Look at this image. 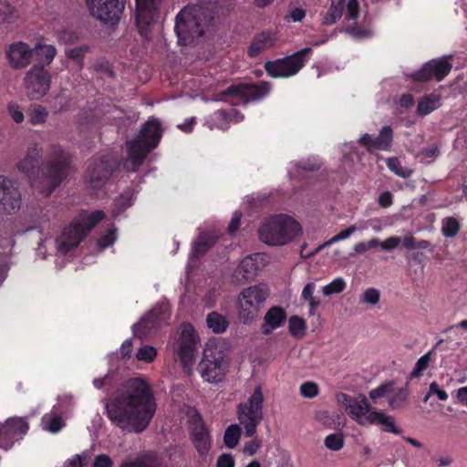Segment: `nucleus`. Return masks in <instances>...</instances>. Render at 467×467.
<instances>
[{
	"label": "nucleus",
	"instance_id": "1",
	"mask_svg": "<svg viewBox=\"0 0 467 467\" xmlns=\"http://www.w3.org/2000/svg\"><path fill=\"white\" fill-rule=\"evenodd\" d=\"M119 395V426L130 432L141 433L153 419L157 403L150 385L141 377L125 382Z\"/></svg>",
	"mask_w": 467,
	"mask_h": 467
},
{
	"label": "nucleus",
	"instance_id": "2",
	"mask_svg": "<svg viewBox=\"0 0 467 467\" xmlns=\"http://www.w3.org/2000/svg\"><path fill=\"white\" fill-rule=\"evenodd\" d=\"M234 0H199L183 7L176 16L174 30L178 43L188 46L198 41L206 29L233 10Z\"/></svg>",
	"mask_w": 467,
	"mask_h": 467
},
{
	"label": "nucleus",
	"instance_id": "3",
	"mask_svg": "<svg viewBox=\"0 0 467 467\" xmlns=\"http://www.w3.org/2000/svg\"><path fill=\"white\" fill-rule=\"evenodd\" d=\"M74 171L71 155L60 146L53 145L42 163L32 186L49 196Z\"/></svg>",
	"mask_w": 467,
	"mask_h": 467
},
{
	"label": "nucleus",
	"instance_id": "4",
	"mask_svg": "<svg viewBox=\"0 0 467 467\" xmlns=\"http://www.w3.org/2000/svg\"><path fill=\"white\" fill-rule=\"evenodd\" d=\"M162 137L161 122L154 118L149 119L137 136L127 141V158L123 167L127 171L137 172L144 163L148 154L156 149Z\"/></svg>",
	"mask_w": 467,
	"mask_h": 467
},
{
	"label": "nucleus",
	"instance_id": "5",
	"mask_svg": "<svg viewBox=\"0 0 467 467\" xmlns=\"http://www.w3.org/2000/svg\"><path fill=\"white\" fill-rule=\"evenodd\" d=\"M102 211L88 213L83 211L72 223L62 231L56 239L57 250L61 254H67L77 248L88 234L103 220Z\"/></svg>",
	"mask_w": 467,
	"mask_h": 467
},
{
	"label": "nucleus",
	"instance_id": "6",
	"mask_svg": "<svg viewBox=\"0 0 467 467\" xmlns=\"http://www.w3.org/2000/svg\"><path fill=\"white\" fill-rule=\"evenodd\" d=\"M302 233L298 222L286 214H275L266 220L259 229V237L268 245H284Z\"/></svg>",
	"mask_w": 467,
	"mask_h": 467
},
{
	"label": "nucleus",
	"instance_id": "7",
	"mask_svg": "<svg viewBox=\"0 0 467 467\" xmlns=\"http://www.w3.org/2000/svg\"><path fill=\"white\" fill-rule=\"evenodd\" d=\"M264 393L261 385H257L252 395L236 407L237 419L244 429L246 437H254L256 429L264 418Z\"/></svg>",
	"mask_w": 467,
	"mask_h": 467
},
{
	"label": "nucleus",
	"instance_id": "8",
	"mask_svg": "<svg viewBox=\"0 0 467 467\" xmlns=\"http://www.w3.org/2000/svg\"><path fill=\"white\" fill-rule=\"evenodd\" d=\"M268 295V289L264 285H251L240 293L238 315L244 324H249L257 317Z\"/></svg>",
	"mask_w": 467,
	"mask_h": 467
},
{
	"label": "nucleus",
	"instance_id": "9",
	"mask_svg": "<svg viewBox=\"0 0 467 467\" xmlns=\"http://www.w3.org/2000/svg\"><path fill=\"white\" fill-rule=\"evenodd\" d=\"M199 337L190 323L181 327L179 337L173 346L176 358L181 362L184 370H190L194 363Z\"/></svg>",
	"mask_w": 467,
	"mask_h": 467
},
{
	"label": "nucleus",
	"instance_id": "10",
	"mask_svg": "<svg viewBox=\"0 0 467 467\" xmlns=\"http://www.w3.org/2000/svg\"><path fill=\"white\" fill-rule=\"evenodd\" d=\"M204 381L216 384L222 382L227 371L223 353L217 348H206L197 368Z\"/></svg>",
	"mask_w": 467,
	"mask_h": 467
},
{
	"label": "nucleus",
	"instance_id": "11",
	"mask_svg": "<svg viewBox=\"0 0 467 467\" xmlns=\"http://www.w3.org/2000/svg\"><path fill=\"white\" fill-rule=\"evenodd\" d=\"M312 54L310 47H305L290 56L275 61H267L265 69L274 78L290 77L296 74L306 64L307 57Z\"/></svg>",
	"mask_w": 467,
	"mask_h": 467
},
{
	"label": "nucleus",
	"instance_id": "12",
	"mask_svg": "<svg viewBox=\"0 0 467 467\" xmlns=\"http://www.w3.org/2000/svg\"><path fill=\"white\" fill-rule=\"evenodd\" d=\"M170 309L166 304H157L133 326L134 335L140 339L156 333L161 325L170 318Z\"/></svg>",
	"mask_w": 467,
	"mask_h": 467
},
{
	"label": "nucleus",
	"instance_id": "13",
	"mask_svg": "<svg viewBox=\"0 0 467 467\" xmlns=\"http://www.w3.org/2000/svg\"><path fill=\"white\" fill-rule=\"evenodd\" d=\"M114 162V159L109 157L91 162L84 175L87 188L93 192L103 189L112 175Z\"/></svg>",
	"mask_w": 467,
	"mask_h": 467
},
{
	"label": "nucleus",
	"instance_id": "14",
	"mask_svg": "<svg viewBox=\"0 0 467 467\" xmlns=\"http://www.w3.org/2000/svg\"><path fill=\"white\" fill-rule=\"evenodd\" d=\"M25 90L31 100L43 98L50 88L51 78L42 66L34 65L25 75Z\"/></svg>",
	"mask_w": 467,
	"mask_h": 467
},
{
	"label": "nucleus",
	"instance_id": "15",
	"mask_svg": "<svg viewBox=\"0 0 467 467\" xmlns=\"http://www.w3.org/2000/svg\"><path fill=\"white\" fill-rule=\"evenodd\" d=\"M451 68L452 65L448 57L431 59L424 63L420 69L412 72L410 78L414 82H428L431 79L440 82L450 74Z\"/></svg>",
	"mask_w": 467,
	"mask_h": 467
},
{
	"label": "nucleus",
	"instance_id": "16",
	"mask_svg": "<svg viewBox=\"0 0 467 467\" xmlns=\"http://www.w3.org/2000/svg\"><path fill=\"white\" fill-rule=\"evenodd\" d=\"M161 2V0H135L136 25L142 37L149 36L150 26L159 17Z\"/></svg>",
	"mask_w": 467,
	"mask_h": 467
},
{
	"label": "nucleus",
	"instance_id": "17",
	"mask_svg": "<svg viewBox=\"0 0 467 467\" xmlns=\"http://www.w3.org/2000/svg\"><path fill=\"white\" fill-rule=\"evenodd\" d=\"M269 90L270 85L265 81L253 84L239 83L228 87L223 95L238 98L247 103L262 99L269 93Z\"/></svg>",
	"mask_w": 467,
	"mask_h": 467
},
{
	"label": "nucleus",
	"instance_id": "18",
	"mask_svg": "<svg viewBox=\"0 0 467 467\" xmlns=\"http://www.w3.org/2000/svg\"><path fill=\"white\" fill-rule=\"evenodd\" d=\"M345 11L346 19L356 21L359 16V3L358 0H330V5L323 16L322 24L328 26L335 24L341 18Z\"/></svg>",
	"mask_w": 467,
	"mask_h": 467
},
{
	"label": "nucleus",
	"instance_id": "19",
	"mask_svg": "<svg viewBox=\"0 0 467 467\" xmlns=\"http://www.w3.org/2000/svg\"><path fill=\"white\" fill-rule=\"evenodd\" d=\"M189 428L192 443L200 455H206L211 449L210 432L202 415L195 411L189 419Z\"/></svg>",
	"mask_w": 467,
	"mask_h": 467
},
{
	"label": "nucleus",
	"instance_id": "20",
	"mask_svg": "<svg viewBox=\"0 0 467 467\" xmlns=\"http://www.w3.org/2000/svg\"><path fill=\"white\" fill-rule=\"evenodd\" d=\"M20 202V193L15 183L0 176V214L15 213L19 209Z\"/></svg>",
	"mask_w": 467,
	"mask_h": 467
},
{
	"label": "nucleus",
	"instance_id": "21",
	"mask_svg": "<svg viewBox=\"0 0 467 467\" xmlns=\"http://www.w3.org/2000/svg\"><path fill=\"white\" fill-rule=\"evenodd\" d=\"M393 136V129L386 125L381 128L376 138L368 133L363 134L358 140V144L366 148L368 152L375 150L389 151L392 147Z\"/></svg>",
	"mask_w": 467,
	"mask_h": 467
},
{
	"label": "nucleus",
	"instance_id": "22",
	"mask_svg": "<svg viewBox=\"0 0 467 467\" xmlns=\"http://www.w3.org/2000/svg\"><path fill=\"white\" fill-rule=\"evenodd\" d=\"M92 16L105 25L117 23V0H86Z\"/></svg>",
	"mask_w": 467,
	"mask_h": 467
},
{
	"label": "nucleus",
	"instance_id": "23",
	"mask_svg": "<svg viewBox=\"0 0 467 467\" xmlns=\"http://www.w3.org/2000/svg\"><path fill=\"white\" fill-rule=\"evenodd\" d=\"M344 400L347 402L346 410L349 417L359 425H367L369 421L370 404L364 395L358 397H349L343 394Z\"/></svg>",
	"mask_w": 467,
	"mask_h": 467
},
{
	"label": "nucleus",
	"instance_id": "24",
	"mask_svg": "<svg viewBox=\"0 0 467 467\" xmlns=\"http://www.w3.org/2000/svg\"><path fill=\"white\" fill-rule=\"evenodd\" d=\"M6 55L10 67L13 69H21L32 62L34 50L28 44L19 41L8 47Z\"/></svg>",
	"mask_w": 467,
	"mask_h": 467
},
{
	"label": "nucleus",
	"instance_id": "25",
	"mask_svg": "<svg viewBox=\"0 0 467 467\" xmlns=\"http://www.w3.org/2000/svg\"><path fill=\"white\" fill-rule=\"evenodd\" d=\"M263 259V254H254L244 257L234 272V277L239 282L253 280L258 271L263 266L259 260Z\"/></svg>",
	"mask_w": 467,
	"mask_h": 467
},
{
	"label": "nucleus",
	"instance_id": "26",
	"mask_svg": "<svg viewBox=\"0 0 467 467\" xmlns=\"http://www.w3.org/2000/svg\"><path fill=\"white\" fill-rule=\"evenodd\" d=\"M286 317V312L283 307L279 306L270 307L264 317L261 327L262 333L266 336L272 334L275 329L284 325Z\"/></svg>",
	"mask_w": 467,
	"mask_h": 467
},
{
	"label": "nucleus",
	"instance_id": "27",
	"mask_svg": "<svg viewBox=\"0 0 467 467\" xmlns=\"http://www.w3.org/2000/svg\"><path fill=\"white\" fill-rule=\"evenodd\" d=\"M41 157V150L36 144H32L27 148L25 157L16 164L18 171L25 173L32 183L35 175V169Z\"/></svg>",
	"mask_w": 467,
	"mask_h": 467
},
{
	"label": "nucleus",
	"instance_id": "28",
	"mask_svg": "<svg viewBox=\"0 0 467 467\" xmlns=\"http://www.w3.org/2000/svg\"><path fill=\"white\" fill-rule=\"evenodd\" d=\"M275 41V33L264 30L254 36L248 47L247 54L250 57H256L261 52L273 47Z\"/></svg>",
	"mask_w": 467,
	"mask_h": 467
},
{
	"label": "nucleus",
	"instance_id": "29",
	"mask_svg": "<svg viewBox=\"0 0 467 467\" xmlns=\"http://www.w3.org/2000/svg\"><path fill=\"white\" fill-rule=\"evenodd\" d=\"M368 424L380 425L382 431L400 434L401 431L395 425V420L392 416L385 415L381 411L373 410L369 413V421Z\"/></svg>",
	"mask_w": 467,
	"mask_h": 467
},
{
	"label": "nucleus",
	"instance_id": "30",
	"mask_svg": "<svg viewBox=\"0 0 467 467\" xmlns=\"http://www.w3.org/2000/svg\"><path fill=\"white\" fill-rule=\"evenodd\" d=\"M33 50L34 56H36L37 60L36 65L43 67L51 64L57 55V49L53 45L37 43L33 47Z\"/></svg>",
	"mask_w": 467,
	"mask_h": 467
},
{
	"label": "nucleus",
	"instance_id": "31",
	"mask_svg": "<svg viewBox=\"0 0 467 467\" xmlns=\"http://www.w3.org/2000/svg\"><path fill=\"white\" fill-rule=\"evenodd\" d=\"M441 94L431 93L423 97L418 103L417 112L426 116L441 107Z\"/></svg>",
	"mask_w": 467,
	"mask_h": 467
},
{
	"label": "nucleus",
	"instance_id": "32",
	"mask_svg": "<svg viewBox=\"0 0 467 467\" xmlns=\"http://www.w3.org/2000/svg\"><path fill=\"white\" fill-rule=\"evenodd\" d=\"M216 238L207 234L199 235L192 245V258L199 259L203 256L215 244Z\"/></svg>",
	"mask_w": 467,
	"mask_h": 467
},
{
	"label": "nucleus",
	"instance_id": "33",
	"mask_svg": "<svg viewBox=\"0 0 467 467\" xmlns=\"http://www.w3.org/2000/svg\"><path fill=\"white\" fill-rule=\"evenodd\" d=\"M206 323L208 327L216 334L223 333L229 325L226 318L217 312H212L208 314L206 317Z\"/></svg>",
	"mask_w": 467,
	"mask_h": 467
},
{
	"label": "nucleus",
	"instance_id": "34",
	"mask_svg": "<svg viewBox=\"0 0 467 467\" xmlns=\"http://www.w3.org/2000/svg\"><path fill=\"white\" fill-rule=\"evenodd\" d=\"M157 354L158 351L154 347L150 345H141L137 349L135 358L132 359V362L137 360L145 364H150L156 359Z\"/></svg>",
	"mask_w": 467,
	"mask_h": 467
},
{
	"label": "nucleus",
	"instance_id": "35",
	"mask_svg": "<svg viewBox=\"0 0 467 467\" xmlns=\"http://www.w3.org/2000/svg\"><path fill=\"white\" fill-rule=\"evenodd\" d=\"M393 395L389 399V404L391 409H399L403 406L409 397V382L399 389H394L391 392Z\"/></svg>",
	"mask_w": 467,
	"mask_h": 467
},
{
	"label": "nucleus",
	"instance_id": "36",
	"mask_svg": "<svg viewBox=\"0 0 467 467\" xmlns=\"http://www.w3.org/2000/svg\"><path fill=\"white\" fill-rule=\"evenodd\" d=\"M5 424L7 434H12L14 439L25 434L28 430L27 423L21 418L9 419Z\"/></svg>",
	"mask_w": 467,
	"mask_h": 467
},
{
	"label": "nucleus",
	"instance_id": "37",
	"mask_svg": "<svg viewBox=\"0 0 467 467\" xmlns=\"http://www.w3.org/2000/svg\"><path fill=\"white\" fill-rule=\"evenodd\" d=\"M242 429L238 424H231L226 428L223 435V442L229 449H234L239 442Z\"/></svg>",
	"mask_w": 467,
	"mask_h": 467
},
{
	"label": "nucleus",
	"instance_id": "38",
	"mask_svg": "<svg viewBox=\"0 0 467 467\" xmlns=\"http://www.w3.org/2000/svg\"><path fill=\"white\" fill-rule=\"evenodd\" d=\"M18 18L17 11L6 2H0V24H13Z\"/></svg>",
	"mask_w": 467,
	"mask_h": 467
},
{
	"label": "nucleus",
	"instance_id": "39",
	"mask_svg": "<svg viewBox=\"0 0 467 467\" xmlns=\"http://www.w3.org/2000/svg\"><path fill=\"white\" fill-rule=\"evenodd\" d=\"M306 329V321L298 316H292L288 320L289 333L296 337H301L305 335Z\"/></svg>",
	"mask_w": 467,
	"mask_h": 467
},
{
	"label": "nucleus",
	"instance_id": "40",
	"mask_svg": "<svg viewBox=\"0 0 467 467\" xmlns=\"http://www.w3.org/2000/svg\"><path fill=\"white\" fill-rule=\"evenodd\" d=\"M45 429L50 432H57L64 426L63 419L56 413L46 415L43 419Z\"/></svg>",
	"mask_w": 467,
	"mask_h": 467
},
{
	"label": "nucleus",
	"instance_id": "41",
	"mask_svg": "<svg viewBox=\"0 0 467 467\" xmlns=\"http://www.w3.org/2000/svg\"><path fill=\"white\" fill-rule=\"evenodd\" d=\"M460 231V223L454 217H447L442 221V234L447 238H452Z\"/></svg>",
	"mask_w": 467,
	"mask_h": 467
},
{
	"label": "nucleus",
	"instance_id": "42",
	"mask_svg": "<svg viewBox=\"0 0 467 467\" xmlns=\"http://www.w3.org/2000/svg\"><path fill=\"white\" fill-rule=\"evenodd\" d=\"M135 200V191L132 187H128L120 195H119V214L133 204Z\"/></svg>",
	"mask_w": 467,
	"mask_h": 467
},
{
	"label": "nucleus",
	"instance_id": "43",
	"mask_svg": "<svg viewBox=\"0 0 467 467\" xmlns=\"http://www.w3.org/2000/svg\"><path fill=\"white\" fill-rule=\"evenodd\" d=\"M47 116V110L40 105L34 106L32 109H30L28 113L29 121L33 125L42 124L46 122Z\"/></svg>",
	"mask_w": 467,
	"mask_h": 467
},
{
	"label": "nucleus",
	"instance_id": "44",
	"mask_svg": "<svg viewBox=\"0 0 467 467\" xmlns=\"http://www.w3.org/2000/svg\"><path fill=\"white\" fill-rule=\"evenodd\" d=\"M344 437L341 432L328 434L324 441L325 446L334 451L341 450L344 446Z\"/></svg>",
	"mask_w": 467,
	"mask_h": 467
},
{
	"label": "nucleus",
	"instance_id": "45",
	"mask_svg": "<svg viewBox=\"0 0 467 467\" xmlns=\"http://www.w3.org/2000/svg\"><path fill=\"white\" fill-rule=\"evenodd\" d=\"M139 119L138 113L133 109L123 110L119 108V128L120 126L129 127L135 123Z\"/></svg>",
	"mask_w": 467,
	"mask_h": 467
},
{
	"label": "nucleus",
	"instance_id": "46",
	"mask_svg": "<svg viewBox=\"0 0 467 467\" xmlns=\"http://www.w3.org/2000/svg\"><path fill=\"white\" fill-rule=\"evenodd\" d=\"M432 354V351H429L423 356H421L416 362L415 367L413 370L410 373V378H418L420 377L423 373V371L428 368L431 356Z\"/></svg>",
	"mask_w": 467,
	"mask_h": 467
},
{
	"label": "nucleus",
	"instance_id": "47",
	"mask_svg": "<svg viewBox=\"0 0 467 467\" xmlns=\"http://www.w3.org/2000/svg\"><path fill=\"white\" fill-rule=\"evenodd\" d=\"M346 288V282L342 277H337L323 287V294L325 296H331L344 291Z\"/></svg>",
	"mask_w": 467,
	"mask_h": 467
},
{
	"label": "nucleus",
	"instance_id": "48",
	"mask_svg": "<svg viewBox=\"0 0 467 467\" xmlns=\"http://www.w3.org/2000/svg\"><path fill=\"white\" fill-rule=\"evenodd\" d=\"M357 231V227L356 225H351L349 226L348 228L339 232L337 234L334 235L332 238H330L329 240L326 241L322 245L321 247H319V249L321 248H325V247H329L330 245H332L333 244L337 243V242H339L341 240H345L347 238H348L352 234H354L355 232Z\"/></svg>",
	"mask_w": 467,
	"mask_h": 467
},
{
	"label": "nucleus",
	"instance_id": "49",
	"mask_svg": "<svg viewBox=\"0 0 467 467\" xmlns=\"http://www.w3.org/2000/svg\"><path fill=\"white\" fill-rule=\"evenodd\" d=\"M394 382L389 381L384 384L379 385L376 389H373L369 392V398L373 400H376L379 398L385 397L387 394H389L393 391Z\"/></svg>",
	"mask_w": 467,
	"mask_h": 467
},
{
	"label": "nucleus",
	"instance_id": "50",
	"mask_svg": "<svg viewBox=\"0 0 467 467\" xmlns=\"http://www.w3.org/2000/svg\"><path fill=\"white\" fill-rule=\"evenodd\" d=\"M88 46H80V47H74L71 49H67L66 56L69 59L79 64V63H81L82 59L84 58V57L88 53Z\"/></svg>",
	"mask_w": 467,
	"mask_h": 467
},
{
	"label": "nucleus",
	"instance_id": "51",
	"mask_svg": "<svg viewBox=\"0 0 467 467\" xmlns=\"http://www.w3.org/2000/svg\"><path fill=\"white\" fill-rule=\"evenodd\" d=\"M319 389L317 383L306 381L300 386V394L306 399H313L317 396Z\"/></svg>",
	"mask_w": 467,
	"mask_h": 467
},
{
	"label": "nucleus",
	"instance_id": "52",
	"mask_svg": "<svg viewBox=\"0 0 467 467\" xmlns=\"http://www.w3.org/2000/svg\"><path fill=\"white\" fill-rule=\"evenodd\" d=\"M115 232H116L115 228L111 227L110 229L108 230L106 234L102 235L98 240V246L100 250L106 249L107 247L113 244V243L116 239Z\"/></svg>",
	"mask_w": 467,
	"mask_h": 467
},
{
	"label": "nucleus",
	"instance_id": "53",
	"mask_svg": "<svg viewBox=\"0 0 467 467\" xmlns=\"http://www.w3.org/2000/svg\"><path fill=\"white\" fill-rule=\"evenodd\" d=\"M387 167L394 172L396 175L406 178L408 174L405 172L403 167L401 166L400 161L396 157L389 158L386 161Z\"/></svg>",
	"mask_w": 467,
	"mask_h": 467
},
{
	"label": "nucleus",
	"instance_id": "54",
	"mask_svg": "<svg viewBox=\"0 0 467 467\" xmlns=\"http://www.w3.org/2000/svg\"><path fill=\"white\" fill-rule=\"evenodd\" d=\"M379 297H380L379 291L376 288L371 287V288H368L364 292L361 301L363 303H367V304L374 306L379 303Z\"/></svg>",
	"mask_w": 467,
	"mask_h": 467
},
{
	"label": "nucleus",
	"instance_id": "55",
	"mask_svg": "<svg viewBox=\"0 0 467 467\" xmlns=\"http://www.w3.org/2000/svg\"><path fill=\"white\" fill-rule=\"evenodd\" d=\"M431 395H436L437 398L440 400H446L448 399V394L445 390L441 389L440 387H439V384L436 382V381H433L430 384V389H429V392L428 394L426 395V397L424 398V401H427L429 397Z\"/></svg>",
	"mask_w": 467,
	"mask_h": 467
},
{
	"label": "nucleus",
	"instance_id": "56",
	"mask_svg": "<svg viewBox=\"0 0 467 467\" xmlns=\"http://www.w3.org/2000/svg\"><path fill=\"white\" fill-rule=\"evenodd\" d=\"M379 241L376 238L369 240L368 242H359L354 245V250L357 254H364L369 249L378 247Z\"/></svg>",
	"mask_w": 467,
	"mask_h": 467
},
{
	"label": "nucleus",
	"instance_id": "57",
	"mask_svg": "<svg viewBox=\"0 0 467 467\" xmlns=\"http://www.w3.org/2000/svg\"><path fill=\"white\" fill-rule=\"evenodd\" d=\"M7 433L5 424H0V448L8 449L12 446L14 438Z\"/></svg>",
	"mask_w": 467,
	"mask_h": 467
},
{
	"label": "nucleus",
	"instance_id": "58",
	"mask_svg": "<svg viewBox=\"0 0 467 467\" xmlns=\"http://www.w3.org/2000/svg\"><path fill=\"white\" fill-rule=\"evenodd\" d=\"M306 16V10L301 7H294L289 11V14L285 16L286 21L300 22Z\"/></svg>",
	"mask_w": 467,
	"mask_h": 467
},
{
	"label": "nucleus",
	"instance_id": "59",
	"mask_svg": "<svg viewBox=\"0 0 467 467\" xmlns=\"http://www.w3.org/2000/svg\"><path fill=\"white\" fill-rule=\"evenodd\" d=\"M234 113L237 114V111L234 109H219L213 113V119L223 120L225 124H228L231 121Z\"/></svg>",
	"mask_w": 467,
	"mask_h": 467
},
{
	"label": "nucleus",
	"instance_id": "60",
	"mask_svg": "<svg viewBox=\"0 0 467 467\" xmlns=\"http://www.w3.org/2000/svg\"><path fill=\"white\" fill-rule=\"evenodd\" d=\"M58 40L63 44H74L78 40V36L73 31L63 30L58 35Z\"/></svg>",
	"mask_w": 467,
	"mask_h": 467
},
{
	"label": "nucleus",
	"instance_id": "61",
	"mask_svg": "<svg viewBox=\"0 0 467 467\" xmlns=\"http://www.w3.org/2000/svg\"><path fill=\"white\" fill-rule=\"evenodd\" d=\"M420 156H422L424 159L431 160L430 161H433L438 155L440 154V150L438 145L433 144L431 146L422 148L420 151Z\"/></svg>",
	"mask_w": 467,
	"mask_h": 467
},
{
	"label": "nucleus",
	"instance_id": "62",
	"mask_svg": "<svg viewBox=\"0 0 467 467\" xmlns=\"http://www.w3.org/2000/svg\"><path fill=\"white\" fill-rule=\"evenodd\" d=\"M132 349H133L132 339L125 340L121 344L119 350L121 353V358L124 361L132 359Z\"/></svg>",
	"mask_w": 467,
	"mask_h": 467
},
{
	"label": "nucleus",
	"instance_id": "63",
	"mask_svg": "<svg viewBox=\"0 0 467 467\" xmlns=\"http://www.w3.org/2000/svg\"><path fill=\"white\" fill-rule=\"evenodd\" d=\"M87 463L88 461L85 453L82 455L77 454L72 459L67 460L64 467H83Z\"/></svg>",
	"mask_w": 467,
	"mask_h": 467
},
{
	"label": "nucleus",
	"instance_id": "64",
	"mask_svg": "<svg viewBox=\"0 0 467 467\" xmlns=\"http://www.w3.org/2000/svg\"><path fill=\"white\" fill-rule=\"evenodd\" d=\"M234 459L230 453H223L217 459L216 467H234Z\"/></svg>",
	"mask_w": 467,
	"mask_h": 467
}]
</instances>
